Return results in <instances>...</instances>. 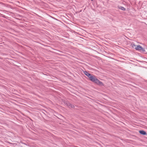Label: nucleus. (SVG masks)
Wrapping results in <instances>:
<instances>
[{
  "label": "nucleus",
  "instance_id": "nucleus-1",
  "mask_svg": "<svg viewBox=\"0 0 147 147\" xmlns=\"http://www.w3.org/2000/svg\"><path fill=\"white\" fill-rule=\"evenodd\" d=\"M84 73L89 78L90 80L92 82L99 85H103L102 82L98 80L95 76L91 74L86 71H84Z\"/></svg>",
  "mask_w": 147,
  "mask_h": 147
},
{
  "label": "nucleus",
  "instance_id": "nucleus-6",
  "mask_svg": "<svg viewBox=\"0 0 147 147\" xmlns=\"http://www.w3.org/2000/svg\"><path fill=\"white\" fill-rule=\"evenodd\" d=\"M68 105L69 107L70 106V107L71 108H74V106L73 105H71L70 104L68 103V105Z\"/></svg>",
  "mask_w": 147,
  "mask_h": 147
},
{
  "label": "nucleus",
  "instance_id": "nucleus-3",
  "mask_svg": "<svg viewBox=\"0 0 147 147\" xmlns=\"http://www.w3.org/2000/svg\"><path fill=\"white\" fill-rule=\"evenodd\" d=\"M139 133L142 135H145L146 134V132L144 130H140L139 131Z\"/></svg>",
  "mask_w": 147,
  "mask_h": 147
},
{
  "label": "nucleus",
  "instance_id": "nucleus-4",
  "mask_svg": "<svg viewBox=\"0 0 147 147\" xmlns=\"http://www.w3.org/2000/svg\"><path fill=\"white\" fill-rule=\"evenodd\" d=\"M118 7L119 9L121 10H124V11H125V8L123 7L119 6V7Z\"/></svg>",
  "mask_w": 147,
  "mask_h": 147
},
{
  "label": "nucleus",
  "instance_id": "nucleus-5",
  "mask_svg": "<svg viewBox=\"0 0 147 147\" xmlns=\"http://www.w3.org/2000/svg\"><path fill=\"white\" fill-rule=\"evenodd\" d=\"M131 46L134 49L135 47H136V45H135L134 43H132L131 44Z\"/></svg>",
  "mask_w": 147,
  "mask_h": 147
},
{
  "label": "nucleus",
  "instance_id": "nucleus-2",
  "mask_svg": "<svg viewBox=\"0 0 147 147\" xmlns=\"http://www.w3.org/2000/svg\"><path fill=\"white\" fill-rule=\"evenodd\" d=\"M134 49L136 50L142 51L143 52L145 51L144 49L140 45H136V47H135Z\"/></svg>",
  "mask_w": 147,
  "mask_h": 147
}]
</instances>
